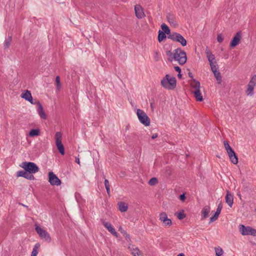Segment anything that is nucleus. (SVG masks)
<instances>
[{
    "label": "nucleus",
    "mask_w": 256,
    "mask_h": 256,
    "mask_svg": "<svg viewBox=\"0 0 256 256\" xmlns=\"http://www.w3.org/2000/svg\"><path fill=\"white\" fill-rule=\"evenodd\" d=\"M20 166L26 170V173L30 174V176H33L32 174L36 173L39 170L37 165L32 162H22Z\"/></svg>",
    "instance_id": "3"
},
{
    "label": "nucleus",
    "mask_w": 256,
    "mask_h": 256,
    "mask_svg": "<svg viewBox=\"0 0 256 256\" xmlns=\"http://www.w3.org/2000/svg\"><path fill=\"white\" fill-rule=\"evenodd\" d=\"M186 215L185 214H184V210H182V212H180L178 213L177 217L179 220H182L186 217Z\"/></svg>",
    "instance_id": "38"
},
{
    "label": "nucleus",
    "mask_w": 256,
    "mask_h": 256,
    "mask_svg": "<svg viewBox=\"0 0 256 256\" xmlns=\"http://www.w3.org/2000/svg\"><path fill=\"white\" fill-rule=\"evenodd\" d=\"M158 135L157 134H152V138L154 140L156 138L158 137Z\"/></svg>",
    "instance_id": "51"
},
{
    "label": "nucleus",
    "mask_w": 256,
    "mask_h": 256,
    "mask_svg": "<svg viewBox=\"0 0 256 256\" xmlns=\"http://www.w3.org/2000/svg\"><path fill=\"white\" fill-rule=\"evenodd\" d=\"M150 107L152 108H154V103H150Z\"/></svg>",
    "instance_id": "57"
},
{
    "label": "nucleus",
    "mask_w": 256,
    "mask_h": 256,
    "mask_svg": "<svg viewBox=\"0 0 256 256\" xmlns=\"http://www.w3.org/2000/svg\"><path fill=\"white\" fill-rule=\"evenodd\" d=\"M38 103V112L41 118L46 120V116L44 110L40 102Z\"/></svg>",
    "instance_id": "16"
},
{
    "label": "nucleus",
    "mask_w": 256,
    "mask_h": 256,
    "mask_svg": "<svg viewBox=\"0 0 256 256\" xmlns=\"http://www.w3.org/2000/svg\"><path fill=\"white\" fill-rule=\"evenodd\" d=\"M222 208V202H220L218 204V208H216V210H218V211L221 212Z\"/></svg>",
    "instance_id": "46"
},
{
    "label": "nucleus",
    "mask_w": 256,
    "mask_h": 256,
    "mask_svg": "<svg viewBox=\"0 0 256 256\" xmlns=\"http://www.w3.org/2000/svg\"><path fill=\"white\" fill-rule=\"evenodd\" d=\"M256 84V75H254L251 78L250 81L249 82L248 86H250L252 87H254Z\"/></svg>",
    "instance_id": "30"
},
{
    "label": "nucleus",
    "mask_w": 256,
    "mask_h": 256,
    "mask_svg": "<svg viewBox=\"0 0 256 256\" xmlns=\"http://www.w3.org/2000/svg\"><path fill=\"white\" fill-rule=\"evenodd\" d=\"M165 176H170L172 174V170L170 168L166 167L165 170Z\"/></svg>",
    "instance_id": "40"
},
{
    "label": "nucleus",
    "mask_w": 256,
    "mask_h": 256,
    "mask_svg": "<svg viewBox=\"0 0 256 256\" xmlns=\"http://www.w3.org/2000/svg\"><path fill=\"white\" fill-rule=\"evenodd\" d=\"M174 70L178 72V73H180L181 72V68L180 66H176L174 67Z\"/></svg>",
    "instance_id": "48"
},
{
    "label": "nucleus",
    "mask_w": 256,
    "mask_h": 256,
    "mask_svg": "<svg viewBox=\"0 0 256 256\" xmlns=\"http://www.w3.org/2000/svg\"><path fill=\"white\" fill-rule=\"evenodd\" d=\"M134 11L136 16L138 18L140 19L145 16L143 8L140 4H136L134 6Z\"/></svg>",
    "instance_id": "12"
},
{
    "label": "nucleus",
    "mask_w": 256,
    "mask_h": 256,
    "mask_svg": "<svg viewBox=\"0 0 256 256\" xmlns=\"http://www.w3.org/2000/svg\"><path fill=\"white\" fill-rule=\"evenodd\" d=\"M215 213L216 214V215L218 214V216H219V215H220V212L218 211V210H216V211L215 212Z\"/></svg>",
    "instance_id": "55"
},
{
    "label": "nucleus",
    "mask_w": 256,
    "mask_h": 256,
    "mask_svg": "<svg viewBox=\"0 0 256 256\" xmlns=\"http://www.w3.org/2000/svg\"><path fill=\"white\" fill-rule=\"evenodd\" d=\"M216 255V256H222L223 254V250L220 247L215 248Z\"/></svg>",
    "instance_id": "36"
},
{
    "label": "nucleus",
    "mask_w": 256,
    "mask_h": 256,
    "mask_svg": "<svg viewBox=\"0 0 256 256\" xmlns=\"http://www.w3.org/2000/svg\"><path fill=\"white\" fill-rule=\"evenodd\" d=\"M76 162L77 164H80V159H79V158H76Z\"/></svg>",
    "instance_id": "52"
},
{
    "label": "nucleus",
    "mask_w": 256,
    "mask_h": 256,
    "mask_svg": "<svg viewBox=\"0 0 256 256\" xmlns=\"http://www.w3.org/2000/svg\"><path fill=\"white\" fill-rule=\"evenodd\" d=\"M180 200H181L182 202H184L186 200V196L184 194H182L179 197Z\"/></svg>",
    "instance_id": "45"
},
{
    "label": "nucleus",
    "mask_w": 256,
    "mask_h": 256,
    "mask_svg": "<svg viewBox=\"0 0 256 256\" xmlns=\"http://www.w3.org/2000/svg\"><path fill=\"white\" fill-rule=\"evenodd\" d=\"M188 76L192 78V82L190 83H194V80H195V79L194 78L192 73L191 72H189L188 73Z\"/></svg>",
    "instance_id": "47"
},
{
    "label": "nucleus",
    "mask_w": 256,
    "mask_h": 256,
    "mask_svg": "<svg viewBox=\"0 0 256 256\" xmlns=\"http://www.w3.org/2000/svg\"><path fill=\"white\" fill-rule=\"evenodd\" d=\"M218 216H218V214L216 215V214L215 213L214 216L210 218V223L212 222H214L215 220H216L218 219Z\"/></svg>",
    "instance_id": "42"
},
{
    "label": "nucleus",
    "mask_w": 256,
    "mask_h": 256,
    "mask_svg": "<svg viewBox=\"0 0 256 256\" xmlns=\"http://www.w3.org/2000/svg\"><path fill=\"white\" fill-rule=\"evenodd\" d=\"M166 38V34L162 30H159L158 32V40L159 42H161Z\"/></svg>",
    "instance_id": "24"
},
{
    "label": "nucleus",
    "mask_w": 256,
    "mask_h": 256,
    "mask_svg": "<svg viewBox=\"0 0 256 256\" xmlns=\"http://www.w3.org/2000/svg\"><path fill=\"white\" fill-rule=\"evenodd\" d=\"M160 84L166 89L168 90H174L176 86V78H170L169 74H167L161 80Z\"/></svg>",
    "instance_id": "2"
},
{
    "label": "nucleus",
    "mask_w": 256,
    "mask_h": 256,
    "mask_svg": "<svg viewBox=\"0 0 256 256\" xmlns=\"http://www.w3.org/2000/svg\"><path fill=\"white\" fill-rule=\"evenodd\" d=\"M242 38V32L240 31H239L236 32V34L234 35V36L232 38L230 43V47L234 48L236 47L240 42V39Z\"/></svg>",
    "instance_id": "11"
},
{
    "label": "nucleus",
    "mask_w": 256,
    "mask_h": 256,
    "mask_svg": "<svg viewBox=\"0 0 256 256\" xmlns=\"http://www.w3.org/2000/svg\"><path fill=\"white\" fill-rule=\"evenodd\" d=\"M166 18L171 26H178V24L175 20V17L173 14L168 13L166 16Z\"/></svg>",
    "instance_id": "17"
},
{
    "label": "nucleus",
    "mask_w": 256,
    "mask_h": 256,
    "mask_svg": "<svg viewBox=\"0 0 256 256\" xmlns=\"http://www.w3.org/2000/svg\"><path fill=\"white\" fill-rule=\"evenodd\" d=\"M56 88L59 90L60 88V78L59 76H56Z\"/></svg>",
    "instance_id": "39"
},
{
    "label": "nucleus",
    "mask_w": 256,
    "mask_h": 256,
    "mask_svg": "<svg viewBox=\"0 0 256 256\" xmlns=\"http://www.w3.org/2000/svg\"><path fill=\"white\" fill-rule=\"evenodd\" d=\"M21 97L26 100L32 102V94L30 91L28 90H25L24 92L22 94Z\"/></svg>",
    "instance_id": "18"
},
{
    "label": "nucleus",
    "mask_w": 256,
    "mask_h": 256,
    "mask_svg": "<svg viewBox=\"0 0 256 256\" xmlns=\"http://www.w3.org/2000/svg\"><path fill=\"white\" fill-rule=\"evenodd\" d=\"M56 138V148L58 150L60 153L62 155H64L65 154L64 152V148L62 142V134L60 132H56L55 134Z\"/></svg>",
    "instance_id": "8"
},
{
    "label": "nucleus",
    "mask_w": 256,
    "mask_h": 256,
    "mask_svg": "<svg viewBox=\"0 0 256 256\" xmlns=\"http://www.w3.org/2000/svg\"><path fill=\"white\" fill-rule=\"evenodd\" d=\"M40 130L38 128H33L29 132V136L31 137L39 136Z\"/></svg>",
    "instance_id": "27"
},
{
    "label": "nucleus",
    "mask_w": 256,
    "mask_h": 256,
    "mask_svg": "<svg viewBox=\"0 0 256 256\" xmlns=\"http://www.w3.org/2000/svg\"><path fill=\"white\" fill-rule=\"evenodd\" d=\"M178 78H181L182 77V75L180 73H178Z\"/></svg>",
    "instance_id": "54"
},
{
    "label": "nucleus",
    "mask_w": 256,
    "mask_h": 256,
    "mask_svg": "<svg viewBox=\"0 0 256 256\" xmlns=\"http://www.w3.org/2000/svg\"><path fill=\"white\" fill-rule=\"evenodd\" d=\"M210 212V207L208 206H205L202 210V219H205Z\"/></svg>",
    "instance_id": "22"
},
{
    "label": "nucleus",
    "mask_w": 256,
    "mask_h": 256,
    "mask_svg": "<svg viewBox=\"0 0 256 256\" xmlns=\"http://www.w3.org/2000/svg\"><path fill=\"white\" fill-rule=\"evenodd\" d=\"M118 210L121 212H125L127 211L128 209V204L123 202H118Z\"/></svg>",
    "instance_id": "20"
},
{
    "label": "nucleus",
    "mask_w": 256,
    "mask_h": 256,
    "mask_svg": "<svg viewBox=\"0 0 256 256\" xmlns=\"http://www.w3.org/2000/svg\"><path fill=\"white\" fill-rule=\"evenodd\" d=\"M177 256H184V254L182 253L179 254Z\"/></svg>",
    "instance_id": "56"
},
{
    "label": "nucleus",
    "mask_w": 256,
    "mask_h": 256,
    "mask_svg": "<svg viewBox=\"0 0 256 256\" xmlns=\"http://www.w3.org/2000/svg\"><path fill=\"white\" fill-rule=\"evenodd\" d=\"M24 178L30 180H34V177H24Z\"/></svg>",
    "instance_id": "53"
},
{
    "label": "nucleus",
    "mask_w": 256,
    "mask_h": 256,
    "mask_svg": "<svg viewBox=\"0 0 256 256\" xmlns=\"http://www.w3.org/2000/svg\"><path fill=\"white\" fill-rule=\"evenodd\" d=\"M226 202L232 208L234 202V198L232 194L229 191H227L225 197Z\"/></svg>",
    "instance_id": "15"
},
{
    "label": "nucleus",
    "mask_w": 256,
    "mask_h": 256,
    "mask_svg": "<svg viewBox=\"0 0 256 256\" xmlns=\"http://www.w3.org/2000/svg\"><path fill=\"white\" fill-rule=\"evenodd\" d=\"M212 72L214 73V74L218 82V84H220L222 82V76H221L220 73L219 72V70Z\"/></svg>",
    "instance_id": "26"
},
{
    "label": "nucleus",
    "mask_w": 256,
    "mask_h": 256,
    "mask_svg": "<svg viewBox=\"0 0 256 256\" xmlns=\"http://www.w3.org/2000/svg\"><path fill=\"white\" fill-rule=\"evenodd\" d=\"M158 183V180L156 177H152L148 182L150 186H154Z\"/></svg>",
    "instance_id": "35"
},
{
    "label": "nucleus",
    "mask_w": 256,
    "mask_h": 256,
    "mask_svg": "<svg viewBox=\"0 0 256 256\" xmlns=\"http://www.w3.org/2000/svg\"><path fill=\"white\" fill-rule=\"evenodd\" d=\"M119 231L125 236L126 240L128 241L130 240V235L122 227L119 228Z\"/></svg>",
    "instance_id": "32"
},
{
    "label": "nucleus",
    "mask_w": 256,
    "mask_h": 256,
    "mask_svg": "<svg viewBox=\"0 0 256 256\" xmlns=\"http://www.w3.org/2000/svg\"><path fill=\"white\" fill-rule=\"evenodd\" d=\"M206 54L207 58L210 64L214 62L212 60H215L214 56L212 53V52L208 48L206 49Z\"/></svg>",
    "instance_id": "23"
},
{
    "label": "nucleus",
    "mask_w": 256,
    "mask_h": 256,
    "mask_svg": "<svg viewBox=\"0 0 256 256\" xmlns=\"http://www.w3.org/2000/svg\"><path fill=\"white\" fill-rule=\"evenodd\" d=\"M240 232L243 236L251 235L256 236V230L250 226H246L243 224L240 225Z\"/></svg>",
    "instance_id": "7"
},
{
    "label": "nucleus",
    "mask_w": 256,
    "mask_h": 256,
    "mask_svg": "<svg viewBox=\"0 0 256 256\" xmlns=\"http://www.w3.org/2000/svg\"><path fill=\"white\" fill-rule=\"evenodd\" d=\"M136 114L140 122L145 126H149L150 124V118L146 113L140 109H137Z\"/></svg>",
    "instance_id": "5"
},
{
    "label": "nucleus",
    "mask_w": 256,
    "mask_h": 256,
    "mask_svg": "<svg viewBox=\"0 0 256 256\" xmlns=\"http://www.w3.org/2000/svg\"><path fill=\"white\" fill-rule=\"evenodd\" d=\"M154 59L155 61L158 62L159 60L158 54V52H156L154 56Z\"/></svg>",
    "instance_id": "44"
},
{
    "label": "nucleus",
    "mask_w": 256,
    "mask_h": 256,
    "mask_svg": "<svg viewBox=\"0 0 256 256\" xmlns=\"http://www.w3.org/2000/svg\"><path fill=\"white\" fill-rule=\"evenodd\" d=\"M168 38L172 41L180 42L183 46H186L187 44L186 40L179 33L176 32H172V35L168 36Z\"/></svg>",
    "instance_id": "6"
},
{
    "label": "nucleus",
    "mask_w": 256,
    "mask_h": 256,
    "mask_svg": "<svg viewBox=\"0 0 256 256\" xmlns=\"http://www.w3.org/2000/svg\"><path fill=\"white\" fill-rule=\"evenodd\" d=\"M102 224L108 230V231L110 232L113 236L116 238L118 237V233L110 222L102 221Z\"/></svg>",
    "instance_id": "13"
},
{
    "label": "nucleus",
    "mask_w": 256,
    "mask_h": 256,
    "mask_svg": "<svg viewBox=\"0 0 256 256\" xmlns=\"http://www.w3.org/2000/svg\"><path fill=\"white\" fill-rule=\"evenodd\" d=\"M229 158L231 162L234 164H236L238 162V158L235 152L232 150V151L228 153Z\"/></svg>",
    "instance_id": "14"
},
{
    "label": "nucleus",
    "mask_w": 256,
    "mask_h": 256,
    "mask_svg": "<svg viewBox=\"0 0 256 256\" xmlns=\"http://www.w3.org/2000/svg\"><path fill=\"white\" fill-rule=\"evenodd\" d=\"M40 247V244L39 243L36 244L33 249L31 254V256H36L38 254V249Z\"/></svg>",
    "instance_id": "29"
},
{
    "label": "nucleus",
    "mask_w": 256,
    "mask_h": 256,
    "mask_svg": "<svg viewBox=\"0 0 256 256\" xmlns=\"http://www.w3.org/2000/svg\"><path fill=\"white\" fill-rule=\"evenodd\" d=\"M12 40V36H8L7 38L6 39L4 44V49L8 48L10 44V43Z\"/></svg>",
    "instance_id": "28"
},
{
    "label": "nucleus",
    "mask_w": 256,
    "mask_h": 256,
    "mask_svg": "<svg viewBox=\"0 0 256 256\" xmlns=\"http://www.w3.org/2000/svg\"><path fill=\"white\" fill-rule=\"evenodd\" d=\"M161 28L162 29V31L164 32V34H168V36L172 35V33L170 32V30L169 27L165 24H162L161 25Z\"/></svg>",
    "instance_id": "25"
},
{
    "label": "nucleus",
    "mask_w": 256,
    "mask_h": 256,
    "mask_svg": "<svg viewBox=\"0 0 256 256\" xmlns=\"http://www.w3.org/2000/svg\"><path fill=\"white\" fill-rule=\"evenodd\" d=\"M26 170H20L17 172L16 176H26Z\"/></svg>",
    "instance_id": "41"
},
{
    "label": "nucleus",
    "mask_w": 256,
    "mask_h": 256,
    "mask_svg": "<svg viewBox=\"0 0 256 256\" xmlns=\"http://www.w3.org/2000/svg\"><path fill=\"white\" fill-rule=\"evenodd\" d=\"M194 83H190V85L194 90L192 91L196 100L198 102H202L204 100L200 91V82L196 80H194Z\"/></svg>",
    "instance_id": "4"
},
{
    "label": "nucleus",
    "mask_w": 256,
    "mask_h": 256,
    "mask_svg": "<svg viewBox=\"0 0 256 256\" xmlns=\"http://www.w3.org/2000/svg\"><path fill=\"white\" fill-rule=\"evenodd\" d=\"M48 182L53 186H59L61 184V181L58 177H48Z\"/></svg>",
    "instance_id": "19"
},
{
    "label": "nucleus",
    "mask_w": 256,
    "mask_h": 256,
    "mask_svg": "<svg viewBox=\"0 0 256 256\" xmlns=\"http://www.w3.org/2000/svg\"><path fill=\"white\" fill-rule=\"evenodd\" d=\"M38 102H40L39 101L37 100H34L32 98V102H30L32 104H37V106H38Z\"/></svg>",
    "instance_id": "49"
},
{
    "label": "nucleus",
    "mask_w": 256,
    "mask_h": 256,
    "mask_svg": "<svg viewBox=\"0 0 256 256\" xmlns=\"http://www.w3.org/2000/svg\"><path fill=\"white\" fill-rule=\"evenodd\" d=\"M210 64L212 72L218 70V68L216 65V61Z\"/></svg>",
    "instance_id": "37"
},
{
    "label": "nucleus",
    "mask_w": 256,
    "mask_h": 256,
    "mask_svg": "<svg viewBox=\"0 0 256 256\" xmlns=\"http://www.w3.org/2000/svg\"><path fill=\"white\" fill-rule=\"evenodd\" d=\"M254 87L248 86V88L246 90V93L248 96H252L254 94Z\"/></svg>",
    "instance_id": "34"
},
{
    "label": "nucleus",
    "mask_w": 256,
    "mask_h": 256,
    "mask_svg": "<svg viewBox=\"0 0 256 256\" xmlns=\"http://www.w3.org/2000/svg\"><path fill=\"white\" fill-rule=\"evenodd\" d=\"M128 248L130 250L133 256H140V251L138 248L132 246H128Z\"/></svg>",
    "instance_id": "21"
},
{
    "label": "nucleus",
    "mask_w": 256,
    "mask_h": 256,
    "mask_svg": "<svg viewBox=\"0 0 256 256\" xmlns=\"http://www.w3.org/2000/svg\"><path fill=\"white\" fill-rule=\"evenodd\" d=\"M160 220L162 222L164 226H170L172 224V220L168 218L166 214L161 212L159 216Z\"/></svg>",
    "instance_id": "10"
},
{
    "label": "nucleus",
    "mask_w": 256,
    "mask_h": 256,
    "mask_svg": "<svg viewBox=\"0 0 256 256\" xmlns=\"http://www.w3.org/2000/svg\"><path fill=\"white\" fill-rule=\"evenodd\" d=\"M48 176H56L52 172H49Z\"/></svg>",
    "instance_id": "50"
},
{
    "label": "nucleus",
    "mask_w": 256,
    "mask_h": 256,
    "mask_svg": "<svg viewBox=\"0 0 256 256\" xmlns=\"http://www.w3.org/2000/svg\"><path fill=\"white\" fill-rule=\"evenodd\" d=\"M36 231L38 234L41 238L44 239V240L48 242H50V237L46 231L42 229L37 225L36 226Z\"/></svg>",
    "instance_id": "9"
},
{
    "label": "nucleus",
    "mask_w": 256,
    "mask_h": 256,
    "mask_svg": "<svg viewBox=\"0 0 256 256\" xmlns=\"http://www.w3.org/2000/svg\"><path fill=\"white\" fill-rule=\"evenodd\" d=\"M217 40L220 43V42H223L224 38H223V36H222V35L221 34H218V36H217Z\"/></svg>",
    "instance_id": "43"
},
{
    "label": "nucleus",
    "mask_w": 256,
    "mask_h": 256,
    "mask_svg": "<svg viewBox=\"0 0 256 256\" xmlns=\"http://www.w3.org/2000/svg\"><path fill=\"white\" fill-rule=\"evenodd\" d=\"M166 55L170 57L168 59V60L172 61V60L170 58H174L175 60L178 61L180 65H184L186 62L187 57L186 52L182 50L180 48L174 50L173 54L170 50L167 51Z\"/></svg>",
    "instance_id": "1"
},
{
    "label": "nucleus",
    "mask_w": 256,
    "mask_h": 256,
    "mask_svg": "<svg viewBox=\"0 0 256 256\" xmlns=\"http://www.w3.org/2000/svg\"><path fill=\"white\" fill-rule=\"evenodd\" d=\"M104 186L108 195L110 196V185L109 182L107 179L104 180Z\"/></svg>",
    "instance_id": "33"
},
{
    "label": "nucleus",
    "mask_w": 256,
    "mask_h": 256,
    "mask_svg": "<svg viewBox=\"0 0 256 256\" xmlns=\"http://www.w3.org/2000/svg\"><path fill=\"white\" fill-rule=\"evenodd\" d=\"M224 144L225 149L226 150L227 153L234 150L231 146H230L228 142L226 140L224 142Z\"/></svg>",
    "instance_id": "31"
}]
</instances>
